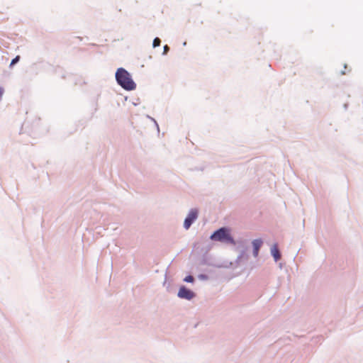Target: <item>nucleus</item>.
Returning <instances> with one entry per match:
<instances>
[{
  "label": "nucleus",
  "mask_w": 363,
  "mask_h": 363,
  "mask_svg": "<svg viewBox=\"0 0 363 363\" xmlns=\"http://www.w3.org/2000/svg\"><path fill=\"white\" fill-rule=\"evenodd\" d=\"M262 245V240L261 239H257L253 240L252 245L254 247V255L257 257L258 255L259 250Z\"/></svg>",
  "instance_id": "nucleus-5"
},
{
  "label": "nucleus",
  "mask_w": 363,
  "mask_h": 363,
  "mask_svg": "<svg viewBox=\"0 0 363 363\" xmlns=\"http://www.w3.org/2000/svg\"><path fill=\"white\" fill-rule=\"evenodd\" d=\"M184 281L186 282H193L194 281V277L192 276H187L184 278Z\"/></svg>",
  "instance_id": "nucleus-9"
},
{
  "label": "nucleus",
  "mask_w": 363,
  "mask_h": 363,
  "mask_svg": "<svg viewBox=\"0 0 363 363\" xmlns=\"http://www.w3.org/2000/svg\"><path fill=\"white\" fill-rule=\"evenodd\" d=\"M198 217V211L196 209H191L187 217L184 220V227L186 229H189L192 224V223Z\"/></svg>",
  "instance_id": "nucleus-3"
},
{
  "label": "nucleus",
  "mask_w": 363,
  "mask_h": 363,
  "mask_svg": "<svg viewBox=\"0 0 363 363\" xmlns=\"http://www.w3.org/2000/svg\"><path fill=\"white\" fill-rule=\"evenodd\" d=\"M271 253H272V256L274 257V260L276 262L278 261L281 258V254H280V252L279 251L277 244H274L272 247V248H271Z\"/></svg>",
  "instance_id": "nucleus-6"
},
{
  "label": "nucleus",
  "mask_w": 363,
  "mask_h": 363,
  "mask_svg": "<svg viewBox=\"0 0 363 363\" xmlns=\"http://www.w3.org/2000/svg\"><path fill=\"white\" fill-rule=\"evenodd\" d=\"M116 78L118 83L125 89L133 90L135 88V84L131 79L130 74L125 69H118Z\"/></svg>",
  "instance_id": "nucleus-1"
},
{
  "label": "nucleus",
  "mask_w": 363,
  "mask_h": 363,
  "mask_svg": "<svg viewBox=\"0 0 363 363\" xmlns=\"http://www.w3.org/2000/svg\"><path fill=\"white\" fill-rule=\"evenodd\" d=\"M169 48L168 45H164V54H167V52L169 51Z\"/></svg>",
  "instance_id": "nucleus-10"
},
{
  "label": "nucleus",
  "mask_w": 363,
  "mask_h": 363,
  "mask_svg": "<svg viewBox=\"0 0 363 363\" xmlns=\"http://www.w3.org/2000/svg\"><path fill=\"white\" fill-rule=\"evenodd\" d=\"M178 296L182 298L190 300L194 297V293L185 286H182L179 290Z\"/></svg>",
  "instance_id": "nucleus-4"
},
{
  "label": "nucleus",
  "mask_w": 363,
  "mask_h": 363,
  "mask_svg": "<svg viewBox=\"0 0 363 363\" xmlns=\"http://www.w3.org/2000/svg\"><path fill=\"white\" fill-rule=\"evenodd\" d=\"M161 40L159 38H155L153 40V47L156 48L160 45Z\"/></svg>",
  "instance_id": "nucleus-7"
},
{
  "label": "nucleus",
  "mask_w": 363,
  "mask_h": 363,
  "mask_svg": "<svg viewBox=\"0 0 363 363\" xmlns=\"http://www.w3.org/2000/svg\"><path fill=\"white\" fill-rule=\"evenodd\" d=\"M211 239L214 241L229 243L235 245V240L230 233V230L226 228H221L215 231L211 235Z\"/></svg>",
  "instance_id": "nucleus-2"
},
{
  "label": "nucleus",
  "mask_w": 363,
  "mask_h": 363,
  "mask_svg": "<svg viewBox=\"0 0 363 363\" xmlns=\"http://www.w3.org/2000/svg\"><path fill=\"white\" fill-rule=\"evenodd\" d=\"M20 60V56H16L14 59L12 60L11 64H10V67H12L13 65H14L16 63H17Z\"/></svg>",
  "instance_id": "nucleus-8"
}]
</instances>
